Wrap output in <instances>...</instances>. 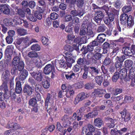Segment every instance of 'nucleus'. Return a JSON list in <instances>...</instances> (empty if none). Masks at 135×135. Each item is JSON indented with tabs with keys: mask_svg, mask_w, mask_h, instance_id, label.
I'll return each mask as SVG.
<instances>
[{
	"mask_svg": "<svg viewBox=\"0 0 135 135\" xmlns=\"http://www.w3.org/2000/svg\"><path fill=\"white\" fill-rule=\"evenodd\" d=\"M122 91L121 89L116 88L113 90V93L115 95H116L121 93Z\"/></svg>",
	"mask_w": 135,
	"mask_h": 135,
	"instance_id": "nucleus-60",
	"label": "nucleus"
},
{
	"mask_svg": "<svg viewBox=\"0 0 135 135\" xmlns=\"http://www.w3.org/2000/svg\"><path fill=\"white\" fill-rule=\"evenodd\" d=\"M43 12V10H41L40 12L39 11H36L34 13L35 15L38 19L41 20L42 18V15L41 13Z\"/></svg>",
	"mask_w": 135,
	"mask_h": 135,
	"instance_id": "nucleus-39",
	"label": "nucleus"
},
{
	"mask_svg": "<svg viewBox=\"0 0 135 135\" xmlns=\"http://www.w3.org/2000/svg\"><path fill=\"white\" fill-rule=\"evenodd\" d=\"M80 66L78 65H76L73 67V70L75 72H77L80 70Z\"/></svg>",
	"mask_w": 135,
	"mask_h": 135,
	"instance_id": "nucleus-63",
	"label": "nucleus"
},
{
	"mask_svg": "<svg viewBox=\"0 0 135 135\" xmlns=\"http://www.w3.org/2000/svg\"><path fill=\"white\" fill-rule=\"evenodd\" d=\"M9 72L8 70H6L3 73L2 78L3 82L1 86H0V89L1 90L5 91L4 96L6 97V95H7L8 97L9 96V91L8 90L7 85V83L9 80Z\"/></svg>",
	"mask_w": 135,
	"mask_h": 135,
	"instance_id": "nucleus-2",
	"label": "nucleus"
},
{
	"mask_svg": "<svg viewBox=\"0 0 135 135\" xmlns=\"http://www.w3.org/2000/svg\"><path fill=\"white\" fill-rule=\"evenodd\" d=\"M122 62H120L119 61H115V65L117 69L119 70L122 68Z\"/></svg>",
	"mask_w": 135,
	"mask_h": 135,
	"instance_id": "nucleus-42",
	"label": "nucleus"
},
{
	"mask_svg": "<svg viewBox=\"0 0 135 135\" xmlns=\"http://www.w3.org/2000/svg\"><path fill=\"white\" fill-rule=\"evenodd\" d=\"M31 49L32 50L39 51L40 49V47L38 44L33 45L31 46Z\"/></svg>",
	"mask_w": 135,
	"mask_h": 135,
	"instance_id": "nucleus-47",
	"label": "nucleus"
},
{
	"mask_svg": "<svg viewBox=\"0 0 135 135\" xmlns=\"http://www.w3.org/2000/svg\"><path fill=\"white\" fill-rule=\"evenodd\" d=\"M21 21V19L18 17L17 16L15 17L13 19H12L13 24L14 23L16 25L22 23V22Z\"/></svg>",
	"mask_w": 135,
	"mask_h": 135,
	"instance_id": "nucleus-37",
	"label": "nucleus"
},
{
	"mask_svg": "<svg viewBox=\"0 0 135 135\" xmlns=\"http://www.w3.org/2000/svg\"><path fill=\"white\" fill-rule=\"evenodd\" d=\"M50 81L49 80L44 79L42 81V84L45 88H48L50 86Z\"/></svg>",
	"mask_w": 135,
	"mask_h": 135,
	"instance_id": "nucleus-38",
	"label": "nucleus"
},
{
	"mask_svg": "<svg viewBox=\"0 0 135 135\" xmlns=\"http://www.w3.org/2000/svg\"><path fill=\"white\" fill-rule=\"evenodd\" d=\"M122 3L119 0L117 1L114 3V6L116 8H119L121 6Z\"/></svg>",
	"mask_w": 135,
	"mask_h": 135,
	"instance_id": "nucleus-58",
	"label": "nucleus"
},
{
	"mask_svg": "<svg viewBox=\"0 0 135 135\" xmlns=\"http://www.w3.org/2000/svg\"><path fill=\"white\" fill-rule=\"evenodd\" d=\"M134 98L133 97L130 96L125 97L124 99V101L128 103L132 102L133 101Z\"/></svg>",
	"mask_w": 135,
	"mask_h": 135,
	"instance_id": "nucleus-44",
	"label": "nucleus"
},
{
	"mask_svg": "<svg viewBox=\"0 0 135 135\" xmlns=\"http://www.w3.org/2000/svg\"><path fill=\"white\" fill-rule=\"evenodd\" d=\"M87 127L89 130V131L91 132H94L95 130V127L92 125L89 124Z\"/></svg>",
	"mask_w": 135,
	"mask_h": 135,
	"instance_id": "nucleus-56",
	"label": "nucleus"
},
{
	"mask_svg": "<svg viewBox=\"0 0 135 135\" xmlns=\"http://www.w3.org/2000/svg\"><path fill=\"white\" fill-rule=\"evenodd\" d=\"M52 94L53 96L49 94H48L45 103V106H47V108H48L54 109H55V110H57V108H54L55 106L54 107V98L56 97V94L55 93H53Z\"/></svg>",
	"mask_w": 135,
	"mask_h": 135,
	"instance_id": "nucleus-3",
	"label": "nucleus"
},
{
	"mask_svg": "<svg viewBox=\"0 0 135 135\" xmlns=\"http://www.w3.org/2000/svg\"><path fill=\"white\" fill-rule=\"evenodd\" d=\"M103 79V78L101 76H97L95 78V81L100 85H101Z\"/></svg>",
	"mask_w": 135,
	"mask_h": 135,
	"instance_id": "nucleus-40",
	"label": "nucleus"
},
{
	"mask_svg": "<svg viewBox=\"0 0 135 135\" xmlns=\"http://www.w3.org/2000/svg\"><path fill=\"white\" fill-rule=\"evenodd\" d=\"M31 76L37 81H40L42 79V72L41 71H33L30 73Z\"/></svg>",
	"mask_w": 135,
	"mask_h": 135,
	"instance_id": "nucleus-10",
	"label": "nucleus"
},
{
	"mask_svg": "<svg viewBox=\"0 0 135 135\" xmlns=\"http://www.w3.org/2000/svg\"><path fill=\"white\" fill-rule=\"evenodd\" d=\"M54 66L50 64L46 65L44 68V73L46 75L50 74L52 71L55 70Z\"/></svg>",
	"mask_w": 135,
	"mask_h": 135,
	"instance_id": "nucleus-15",
	"label": "nucleus"
},
{
	"mask_svg": "<svg viewBox=\"0 0 135 135\" xmlns=\"http://www.w3.org/2000/svg\"><path fill=\"white\" fill-rule=\"evenodd\" d=\"M65 58L67 62H69L71 64L75 62V58L72 54L69 52H67L65 54Z\"/></svg>",
	"mask_w": 135,
	"mask_h": 135,
	"instance_id": "nucleus-12",
	"label": "nucleus"
},
{
	"mask_svg": "<svg viewBox=\"0 0 135 135\" xmlns=\"http://www.w3.org/2000/svg\"><path fill=\"white\" fill-rule=\"evenodd\" d=\"M90 73L92 75L94 76L98 74L99 71V70L98 68L93 67H91L90 68Z\"/></svg>",
	"mask_w": 135,
	"mask_h": 135,
	"instance_id": "nucleus-27",
	"label": "nucleus"
},
{
	"mask_svg": "<svg viewBox=\"0 0 135 135\" xmlns=\"http://www.w3.org/2000/svg\"><path fill=\"white\" fill-rule=\"evenodd\" d=\"M28 55L29 57H34L37 56V55L36 52L34 51H31L29 52Z\"/></svg>",
	"mask_w": 135,
	"mask_h": 135,
	"instance_id": "nucleus-57",
	"label": "nucleus"
},
{
	"mask_svg": "<svg viewBox=\"0 0 135 135\" xmlns=\"http://www.w3.org/2000/svg\"><path fill=\"white\" fill-rule=\"evenodd\" d=\"M6 127L7 128H13L15 129H18L20 128L19 125L16 123H9L7 125Z\"/></svg>",
	"mask_w": 135,
	"mask_h": 135,
	"instance_id": "nucleus-26",
	"label": "nucleus"
},
{
	"mask_svg": "<svg viewBox=\"0 0 135 135\" xmlns=\"http://www.w3.org/2000/svg\"><path fill=\"white\" fill-rule=\"evenodd\" d=\"M78 113H74L71 117L67 115H65L62 118V120L64 122L63 126L64 127L70 125L71 124V122L76 120V119Z\"/></svg>",
	"mask_w": 135,
	"mask_h": 135,
	"instance_id": "nucleus-4",
	"label": "nucleus"
},
{
	"mask_svg": "<svg viewBox=\"0 0 135 135\" xmlns=\"http://www.w3.org/2000/svg\"><path fill=\"white\" fill-rule=\"evenodd\" d=\"M77 62L79 65H84L86 63V60L85 59L79 58L78 59Z\"/></svg>",
	"mask_w": 135,
	"mask_h": 135,
	"instance_id": "nucleus-46",
	"label": "nucleus"
},
{
	"mask_svg": "<svg viewBox=\"0 0 135 135\" xmlns=\"http://www.w3.org/2000/svg\"><path fill=\"white\" fill-rule=\"evenodd\" d=\"M111 62V60L110 59L109 57H106L105 59L104 62V64L105 65H107L110 64Z\"/></svg>",
	"mask_w": 135,
	"mask_h": 135,
	"instance_id": "nucleus-61",
	"label": "nucleus"
},
{
	"mask_svg": "<svg viewBox=\"0 0 135 135\" xmlns=\"http://www.w3.org/2000/svg\"><path fill=\"white\" fill-rule=\"evenodd\" d=\"M110 133L111 135H118L119 131L116 129H112Z\"/></svg>",
	"mask_w": 135,
	"mask_h": 135,
	"instance_id": "nucleus-62",
	"label": "nucleus"
},
{
	"mask_svg": "<svg viewBox=\"0 0 135 135\" xmlns=\"http://www.w3.org/2000/svg\"><path fill=\"white\" fill-rule=\"evenodd\" d=\"M105 93V89H95L94 91L91 94V96L95 95L96 94H104Z\"/></svg>",
	"mask_w": 135,
	"mask_h": 135,
	"instance_id": "nucleus-29",
	"label": "nucleus"
},
{
	"mask_svg": "<svg viewBox=\"0 0 135 135\" xmlns=\"http://www.w3.org/2000/svg\"><path fill=\"white\" fill-rule=\"evenodd\" d=\"M133 62L131 60H127L124 62V65L126 68H129L133 64Z\"/></svg>",
	"mask_w": 135,
	"mask_h": 135,
	"instance_id": "nucleus-33",
	"label": "nucleus"
},
{
	"mask_svg": "<svg viewBox=\"0 0 135 135\" xmlns=\"http://www.w3.org/2000/svg\"><path fill=\"white\" fill-rule=\"evenodd\" d=\"M98 113V112L97 110H94L87 114H86L85 115V117L87 119L93 118L97 115Z\"/></svg>",
	"mask_w": 135,
	"mask_h": 135,
	"instance_id": "nucleus-23",
	"label": "nucleus"
},
{
	"mask_svg": "<svg viewBox=\"0 0 135 135\" xmlns=\"http://www.w3.org/2000/svg\"><path fill=\"white\" fill-rule=\"evenodd\" d=\"M82 130V133L84 134H85L86 135H93V132H89L86 126L83 127Z\"/></svg>",
	"mask_w": 135,
	"mask_h": 135,
	"instance_id": "nucleus-36",
	"label": "nucleus"
},
{
	"mask_svg": "<svg viewBox=\"0 0 135 135\" xmlns=\"http://www.w3.org/2000/svg\"><path fill=\"white\" fill-rule=\"evenodd\" d=\"M26 9L23 8V10L20 9H17V12L18 14L22 17H25V13L23 11H24L25 13H27L26 12H25V11H24V9L25 10Z\"/></svg>",
	"mask_w": 135,
	"mask_h": 135,
	"instance_id": "nucleus-49",
	"label": "nucleus"
},
{
	"mask_svg": "<svg viewBox=\"0 0 135 135\" xmlns=\"http://www.w3.org/2000/svg\"><path fill=\"white\" fill-rule=\"evenodd\" d=\"M102 124L103 121L100 118H97L94 120V124L96 126L99 128L101 126Z\"/></svg>",
	"mask_w": 135,
	"mask_h": 135,
	"instance_id": "nucleus-30",
	"label": "nucleus"
},
{
	"mask_svg": "<svg viewBox=\"0 0 135 135\" xmlns=\"http://www.w3.org/2000/svg\"><path fill=\"white\" fill-rule=\"evenodd\" d=\"M28 5L30 8H33L35 6L36 3L33 1H31L29 2Z\"/></svg>",
	"mask_w": 135,
	"mask_h": 135,
	"instance_id": "nucleus-64",
	"label": "nucleus"
},
{
	"mask_svg": "<svg viewBox=\"0 0 135 135\" xmlns=\"http://www.w3.org/2000/svg\"><path fill=\"white\" fill-rule=\"evenodd\" d=\"M24 11L25 12H26L28 14L27 16V18L29 19L30 21L32 22H35L36 20V18L35 17H34L31 14L30 10L28 8H26L25 10Z\"/></svg>",
	"mask_w": 135,
	"mask_h": 135,
	"instance_id": "nucleus-18",
	"label": "nucleus"
},
{
	"mask_svg": "<svg viewBox=\"0 0 135 135\" xmlns=\"http://www.w3.org/2000/svg\"><path fill=\"white\" fill-rule=\"evenodd\" d=\"M120 114L122 115V118H124V120L125 122H127L131 118V114L128 112H126L125 114V116L124 117V112L122 111L120 112Z\"/></svg>",
	"mask_w": 135,
	"mask_h": 135,
	"instance_id": "nucleus-25",
	"label": "nucleus"
},
{
	"mask_svg": "<svg viewBox=\"0 0 135 135\" xmlns=\"http://www.w3.org/2000/svg\"><path fill=\"white\" fill-rule=\"evenodd\" d=\"M128 18V15L126 13H123L120 16V20L121 23L124 25L127 23V20Z\"/></svg>",
	"mask_w": 135,
	"mask_h": 135,
	"instance_id": "nucleus-21",
	"label": "nucleus"
},
{
	"mask_svg": "<svg viewBox=\"0 0 135 135\" xmlns=\"http://www.w3.org/2000/svg\"><path fill=\"white\" fill-rule=\"evenodd\" d=\"M103 16L104 15L101 11H98L95 14V16L94 19V20L97 23L99 24Z\"/></svg>",
	"mask_w": 135,
	"mask_h": 135,
	"instance_id": "nucleus-13",
	"label": "nucleus"
},
{
	"mask_svg": "<svg viewBox=\"0 0 135 135\" xmlns=\"http://www.w3.org/2000/svg\"><path fill=\"white\" fill-rule=\"evenodd\" d=\"M58 15L55 12L52 13L50 15V18L52 20H55L57 18Z\"/></svg>",
	"mask_w": 135,
	"mask_h": 135,
	"instance_id": "nucleus-59",
	"label": "nucleus"
},
{
	"mask_svg": "<svg viewBox=\"0 0 135 135\" xmlns=\"http://www.w3.org/2000/svg\"><path fill=\"white\" fill-rule=\"evenodd\" d=\"M119 78L118 72H115L112 77V81L113 82H115L117 81L118 79Z\"/></svg>",
	"mask_w": 135,
	"mask_h": 135,
	"instance_id": "nucleus-53",
	"label": "nucleus"
},
{
	"mask_svg": "<svg viewBox=\"0 0 135 135\" xmlns=\"http://www.w3.org/2000/svg\"><path fill=\"white\" fill-rule=\"evenodd\" d=\"M13 50L14 47L13 45L8 46L5 51V55L11 56L13 54Z\"/></svg>",
	"mask_w": 135,
	"mask_h": 135,
	"instance_id": "nucleus-20",
	"label": "nucleus"
},
{
	"mask_svg": "<svg viewBox=\"0 0 135 135\" xmlns=\"http://www.w3.org/2000/svg\"><path fill=\"white\" fill-rule=\"evenodd\" d=\"M127 23L128 25L130 27L132 26L134 24L133 18L131 15H130L128 17V18L127 20Z\"/></svg>",
	"mask_w": 135,
	"mask_h": 135,
	"instance_id": "nucleus-34",
	"label": "nucleus"
},
{
	"mask_svg": "<svg viewBox=\"0 0 135 135\" xmlns=\"http://www.w3.org/2000/svg\"><path fill=\"white\" fill-rule=\"evenodd\" d=\"M123 49H124V54L126 56H132L135 53V48L126 47Z\"/></svg>",
	"mask_w": 135,
	"mask_h": 135,
	"instance_id": "nucleus-11",
	"label": "nucleus"
},
{
	"mask_svg": "<svg viewBox=\"0 0 135 135\" xmlns=\"http://www.w3.org/2000/svg\"><path fill=\"white\" fill-rule=\"evenodd\" d=\"M122 9L123 12L127 13L131 11L132 8L129 6H126L123 7Z\"/></svg>",
	"mask_w": 135,
	"mask_h": 135,
	"instance_id": "nucleus-41",
	"label": "nucleus"
},
{
	"mask_svg": "<svg viewBox=\"0 0 135 135\" xmlns=\"http://www.w3.org/2000/svg\"><path fill=\"white\" fill-rule=\"evenodd\" d=\"M33 90V88L28 85L26 84L23 89L24 93H26L29 96L31 95Z\"/></svg>",
	"mask_w": 135,
	"mask_h": 135,
	"instance_id": "nucleus-19",
	"label": "nucleus"
},
{
	"mask_svg": "<svg viewBox=\"0 0 135 135\" xmlns=\"http://www.w3.org/2000/svg\"><path fill=\"white\" fill-rule=\"evenodd\" d=\"M125 59V56L124 55H123L120 57L118 56H117L115 58V60L119 61L121 62H123Z\"/></svg>",
	"mask_w": 135,
	"mask_h": 135,
	"instance_id": "nucleus-54",
	"label": "nucleus"
},
{
	"mask_svg": "<svg viewBox=\"0 0 135 135\" xmlns=\"http://www.w3.org/2000/svg\"><path fill=\"white\" fill-rule=\"evenodd\" d=\"M75 37V36L73 34L68 35V42L70 44L74 43V44H77V45H79V43L80 44H81L80 43L81 40V38L80 37H78L74 40Z\"/></svg>",
	"mask_w": 135,
	"mask_h": 135,
	"instance_id": "nucleus-6",
	"label": "nucleus"
},
{
	"mask_svg": "<svg viewBox=\"0 0 135 135\" xmlns=\"http://www.w3.org/2000/svg\"><path fill=\"white\" fill-rule=\"evenodd\" d=\"M43 62L41 61V65H43L45 64L46 62L48 61L49 60V57L48 55H45L44 56L43 58H42Z\"/></svg>",
	"mask_w": 135,
	"mask_h": 135,
	"instance_id": "nucleus-52",
	"label": "nucleus"
},
{
	"mask_svg": "<svg viewBox=\"0 0 135 135\" xmlns=\"http://www.w3.org/2000/svg\"><path fill=\"white\" fill-rule=\"evenodd\" d=\"M118 73L120 78L121 79H124L127 76V70L126 69H122Z\"/></svg>",
	"mask_w": 135,
	"mask_h": 135,
	"instance_id": "nucleus-24",
	"label": "nucleus"
},
{
	"mask_svg": "<svg viewBox=\"0 0 135 135\" xmlns=\"http://www.w3.org/2000/svg\"><path fill=\"white\" fill-rule=\"evenodd\" d=\"M98 44V42L95 41H93L92 42H90L89 44L87 47H85L84 48L81 49V50H84V54L86 53L88 51H92L94 49V47L97 46Z\"/></svg>",
	"mask_w": 135,
	"mask_h": 135,
	"instance_id": "nucleus-8",
	"label": "nucleus"
},
{
	"mask_svg": "<svg viewBox=\"0 0 135 135\" xmlns=\"http://www.w3.org/2000/svg\"><path fill=\"white\" fill-rule=\"evenodd\" d=\"M27 71L25 70H23L20 74L19 77V79L21 80H23L25 79L28 75Z\"/></svg>",
	"mask_w": 135,
	"mask_h": 135,
	"instance_id": "nucleus-22",
	"label": "nucleus"
},
{
	"mask_svg": "<svg viewBox=\"0 0 135 135\" xmlns=\"http://www.w3.org/2000/svg\"><path fill=\"white\" fill-rule=\"evenodd\" d=\"M4 21L5 22V23L7 26L11 25L13 24L12 19H5Z\"/></svg>",
	"mask_w": 135,
	"mask_h": 135,
	"instance_id": "nucleus-55",
	"label": "nucleus"
},
{
	"mask_svg": "<svg viewBox=\"0 0 135 135\" xmlns=\"http://www.w3.org/2000/svg\"><path fill=\"white\" fill-rule=\"evenodd\" d=\"M84 25H83L82 26L80 34V35H85L86 34L87 31H86V27L83 26Z\"/></svg>",
	"mask_w": 135,
	"mask_h": 135,
	"instance_id": "nucleus-48",
	"label": "nucleus"
},
{
	"mask_svg": "<svg viewBox=\"0 0 135 135\" xmlns=\"http://www.w3.org/2000/svg\"><path fill=\"white\" fill-rule=\"evenodd\" d=\"M61 89L62 90L66 89V96L68 98H69L73 96L74 92L70 87L67 86L65 84H63L61 86Z\"/></svg>",
	"mask_w": 135,
	"mask_h": 135,
	"instance_id": "nucleus-7",
	"label": "nucleus"
},
{
	"mask_svg": "<svg viewBox=\"0 0 135 135\" xmlns=\"http://www.w3.org/2000/svg\"><path fill=\"white\" fill-rule=\"evenodd\" d=\"M41 41L43 45H47L49 44V39L46 37H42L41 38Z\"/></svg>",
	"mask_w": 135,
	"mask_h": 135,
	"instance_id": "nucleus-50",
	"label": "nucleus"
},
{
	"mask_svg": "<svg viewBox=\"0 0 135 135\" xmlns=\"http://www.w3.org/2000/svg\"><path fill=\"white\" fill-rule=\"evenodd\" d=\"M90 94L82 92L79 94L75 100L74 102L76 104H77L80 101H82L86 98L89 97Z\"/></svg>",
	"mask_w": 135,
	"mask_h": 135,
	"instance_id": "nucleus-9",
	"label": "nucleus"
},
{
	"mask_svg": "<svg viewBox=\"0 0 135 135\" xmlns=\"http://www.w3.org/2000/svg\"><path fill=\"white\" fill-rule=\"evenodd\" d=\"M9 7V6L6 4H1L0 6V11L4 14H8L10 12Z\"/></svg>",
	"mask_w": 135,
	"mask_h": 135,
	"instance_id": "nucleus-16",
	"label": "nucleus"
},
{
	"mask_svg": "<svg viewBox=\"0 0 135 135\" xmlns=\"http://www.w3.org/2000/svg\"><path fill=\"white\" fill-rule=\"evenodd\" d=\"M106 119L107 120V121H109L111 122V123H108L107 124V125L108 127L110 128H112L114 127V120H113L111 118H108L107 117Z\"/></svg>",
	"mask_w": 135,
	"mask_h": 135,
	"instance_id": "nucleus-35",
	"label": "nucleus"
},
{
	"mask_svg": "<svg viewBox=\"0 0 135 135\" xmlns=\"http://www.w3.org/2000/svg\"><path fill=\"white\" fill-rule=\"evenodd\" d=\"M60 57L62 58L60 61L59 60H58L59 61V63L61 67L67 69L68 67H71V66L72 65L71 64H70L69 62H66L64 61L63 60V56L60 55Z\"/></svg>",
	"mask_w": 135,
	"mask_h": 135,
	"instance_id": "nucleus-14",
	"label": "nucleus"
},
{
	"mask_svg": "<svg viewBox=\"0 0 135 135\" xmlns=\"http://www.w3.org/2000/svg\"><path fill=\"white\" fill-rule=\"evenodd\" d=\"M17 32L19 35L22 36L27 34V31L23 29H19L17 30Z\"/></svg>",
	"mask_w": 135,
	"mask_h": 135,
	"instance_id": "nucleus-43",
	"label": "nucleus"
},
{
	"mask_svg": "<svg viewBox=\"0 0 135 135\" xmlns=\"http://www.w3.org/2000/svg\"><path fill=\"white\" fill-rule=\"evenodd\" d=\"M12 64L15 67V68H13L11 70V73L12 74H15L17 69L19 71H21L23 68L24 62L19 57L16 56L13 58Z\"/></svg>",
	"mask_w": 135,
	"mask_h": 135,
	"instance_id": "nucleus-1",
	"label": "nucleus"
},
{
	"mask_svg": "<svg viewBox=\"0 0 135 135\" xmlns=\"http://www.w3.org/2000/svg\"><path fill=\"white\" fill-rule=\"evenodd\" d=\"M29 104L32 106H35L36 105V100L35 98H33L30 100Z\"/></svg>",
	"mask_w": 135,
	"mask_h": 135,
	"instance_id": "nucleus-51",
	"label": "nucleus"
},
{
	"mask_svg": "<svg viewBox=\"0 0 135 135\" xmlns=\"http://www.w3.org/2000/svg\"><path fill=\"white\" fill-rule=\"evenodd\" d=\"M73 46V47L67 44L64 46L63 49L68 52L72 51L74 49L77 51L79 50L78 46L79 45H77V44H74Z\"/></svg>",
	"mask_w": 135,
	"mask_h": 135,
	"instance_id": "nucleus-17",
	"label": "nucleus"
},
{
	"mask_svg": "<svg viewBox=\"0 0 135 135\" xmlns=\"http://www.w3.org/2000/svg\"><path fill=\"white\" fill-rule=\"evenodd\" d=\"M92 29L90 26H88L86 29V35L89 37H93L94 36V34Z\"/></svg>",
	"mask_w": 135,
	"mask_h": 135,
	"instance_id": "nucleus-31",
	"label": "nucleus"
},
{
	"mask_svg": "<svg viewBox=\"0 0 135 135\" xmlns=\"http://www.w3.org/2000/svg\"><path fill=\"white\" fill-rule=\"evenodd\" d=\"M106 35L103 33H101L98 35L97 37V41L100 43L103 42L105 40Z\"/></svg>",
	"mask_w": 135,
	"mask_h": 135,
	"instance_id": "nucleus-28",
	"label": "nucleus"
},
{
	"mask_svg": "<svg viewBox=\"0 0 135 135\" xmlns=\"http://www.w3.org/2000/svg\"><path fill=\"white\" fill-rule=\"evenodd\" d=\"M106 28V27L104 25H102L99 27L97 31L99 32H103L105 30Z\"/></svg>",
	"mask_w": 135,
	"mask_h": 135,
	"instance_id": "nucleus-45",
	"label": "nucleus"
},
{
	"mask_svg": "<svg viewBox=\"0 0 135 135\" xmlns=\"http://www.w3.org/2000/svg\"><path fill=\"white\" fill-rule=\"evenodd\" d=\"M30 40L28 37H22L16 40V43L18 45H20L21 46L20 49L25 48L29 46V42Z\"/></svg>",
	"mask_w": 135,
	"mask_h": 135,
	"instance_id": "nucleus-5",
	"label": "nucleus"
},
{
	"mask_svg": "<svg viewBox=\"0 0 135 135\" xmlns=\"http://www.w3.org/2000/svg\"><path fill=\"white\" fill-rule=\"evenodd\" d=\"M75 75L74 73L70 71V72H66L65 74V76L67 80H71L73 79Z\"/></svg>",
	"mask_w": 135,
	"mask_h": 135,
	"instance_id": "nucleus-32",
	"label": "nucleus"
}]
</instances>
